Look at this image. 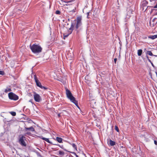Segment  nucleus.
<instances>
[{"mask_svg": "<svg viewBox=\"0 0 157 157\" xmlns=\"http://www.w3.org/2000/svg\"><path fill=\"white\" fill-rule=\"evenodd\" d=\"M30 48L32 52L34 54L39 53L42 49L41 47L38 44H33L32 46H30Z\"/></svg>", "mask_w": 157, "mask_h": 157, "instance_id": "nucleus-1", "label": "nucleus"}, {"mask_svg": "<svg viewBox=\"0 0 157 157\" xmlns=\"http://www.w3.org/2000/svg\"><path fill=\"white\" fill-rule=\"evenodd\" d=\"M78 17H77L76 19L74 20L72 22L71 27L69 29V30L72 32L73 30L75 29L76 30L78 29Z\"/></svg>", "mask_w": 157, "mask_h": 157, "instance_id": "nucleus-2", "label": "nucleus"}, {"mask_svg": "<svg viewBox=\"0 0 157 157\" xmlns=\"http://www.w3.org/2000/svg\"><path fill=\"white\" fill-rule=\"evenodd\" d=\"M25 138V137L22 135H20L19 136V143L22 146L25 147L26 145V143L24 141Z\"/></svg>", "mask_w": 157, "mask_h": 157, "instance_id": "nucleus-3", "label": "nucleus"}, {"mask_svg": "<svg viewBox=\"0 0 157 157\" xmlns=\"http://www.w3.org/2000/svg\"><path fill=\"white\" fill-rule=\"evenodd\" d=\"M65 90L67 98L69 99L70 101H72L75 98L73 96L70 90H68L67 88H65Z\"/></svg>", "mask_w": 157, "mask_h": 157, "instance_id": "nucleus-4", "label": "nucleus"}, {"mask_svg": "<svg viewBox=\"0 0 157 157\" xmlns=\"http://www.w3.org/2000/svg\"><path fill=\"white\" fill-rule=\"evenodd\" d=\"M8 95L9 98L10 100L16 101L18 99V96L13 92L9 93Z\"/></svg>", "mask_w": 157, "mask_h": 157, "instance_id": "nucleus-5", "label": "nucleus"}, {"mask_svg": "<svg viewBox=\"0 0 157 157\" xmlns=\"http://www.w3.org/2000/svg\"><path fill=\"white\" fill-rule=\"evenodd\" d=\"M33 75L34 76V79L35 80V82L36 83V85L37 86L40 88V87L42 86V85L41 84V83L39 81L37 77L36 76V75H34V74L33 73V72L31 74V76L32 77L33 76Z\"/></svg>", "mask_w": 157, "mask_h": 157, "instance_id": "nucleus-6", "label": "nucleus"}, {"mask_svg": "<svg viewBox=\"0 0 157 157\" xmlns=\"http://www.w3.org/2000/svg\"><path fill=\"white\" fill-rule=\"evenodd\" d=\"M34 98L35 101L39 102L42 101V98L40 95L38 94L35 93L34 95Z\"/></svg>", "mask_w": 157, "mask_h": 157, "instance_id": "nucleus-7", "label": "nucleus"}, {"mask_svg": "<svg viewBox=\"0 0 157 157\" xmlns=\"http://www.w3.org/2000/svg\"><path fill=\"white\" fill-rule=\"evenodd\" d=\"M25 131H27V130H29L31 132L34 131L35 130L34 128L32 126H31L29 128L25 127Z\"/></svg>", "mask_w": 157, "mask_h": 157, "instance_id": "nucleus-8", "label": "nucleus"}, {"mask_svg": "<svg viewBox=\"0 0 157 157\" xmlns=\"http://www.w3.org/2000/svg\"><path fill=\"white\" fill-rule=\"evenodd\" d=\"M71 101L74 103L76 105V106L78 108V101H77L75 98H74L73 100H72V101Z\"/></svg>", "mask_w": 157, "mask_h": 157, "instance_id": "nucleus-9", "label": "nucleus"}, {"mask_svg": "<svg viewBox=\"0 0 157 157\" xmlns=\"http://www.w3.org/2000/svg\"><path fill=\"white\" fill-rule=\"evenodd\" d=\"M71 101L74 103L76 105V106L78 108V101H77L75 98H74L73 100H72V101Z\"/></svg>", "mask_w": 157, "mask_h": 157, "instance_id": "nucleus-10", "label": "nucleus"}, {"mask_svg": "<svg viewBox=\"0 0 157 157\" xmlns=\"http://www.w3.org/2000/svg\"><path fill=\"white\" fill-rule=\"evenodd\" d=\"M115 142L112 141L111 140H109V144L111 146H113L115 145Z\"/></svg>", "mask_w": 157, "mask_h": 157, "instance_id": "nucleus-11", "label": "nucleus"}, {"mask_svg": "<svg viewBox=\"0 0 157 157\" xmlns=\"http://www.w3.org/2000/svg\"><path fill=\"white\" fill-rule=\"evenodd\" d=\"M42 140L46 141V142H48V143H49V144H52V142L50 141L49 140V139L48 138H43Z\"/></svg>", "mask_w": 157, "mask_h": 157, "instance_id": "nucleus-12", "label": "nucleus"}, {"mask_svg": "<svg viewBox=\"0 0 157 157\" xmlns=\"http://www.w3.org/2000/svg\"><path fill=\"white\" fill-rule=\"evenodd\" d=\"M57 141L59 143H62L63 139L61 137H57L56 138Z\"/></svg>", "mask_w": 157, "mask_h": 157, "instance_id": "nucleus-13", "label": "nucleus"}, {"mask_svg": "<svg viewBox=\"0 0 157 157\" xmlns=\"http://www.w3.org/2000/svg\"><path fill=\"white\" fill-rule=\"evenodd\" d=\"M142 49L138 50L137 51V54L139 56H140L142 53Z\"/></svg>", "mask_w": 157, "mask_h": 157, "instance_id": "nucleus-14", "label": "nucleus"}, {"mask_svg": "<svg viewBox=\"0 0 157 157\" xmlns=\"http://www.w3.org/2000/svg\"><path fill=\"white\" fill-rule=\"evenodd\" d=\"M148 37L151 39L153 40L155 38H157V35L151 36H149Z\"/></svg>", "mask_w": 157, "mask_h": 157, "instance_id": "nucleus-15", "label": "nucleus"}, {"mask_svg": "<svg viewBox=\"0 0 157 157\" xmlns=\"http://www.w3.org/2000/svg\"><path fill=\"white\" fill-rule=\"evenodd\" d=\"M11 90L10 88H6L5 89L4 92L5 93H6L8 92H10V91H11Z\"/></svg>", "mask_w": 157, "mask_h": 157, "instance_id": "nucleus-16", "label": "nucleus"}, {"mask_svg": "<svg viewBox=\"0 0 157 157\" xmlns=\"http://www.w3.org/2000/svg\"><path fill=\"white\" fill-rule=\"evenodd\" d=\"M3 121L5 122H9L11 121V120L5 118L4 119Z\"/></svg>", "mask_w": 157, "mask_h": 157, "instance_id": "nucleus-17", "label": "nucleus"}, {"mask_svg": "<svg viewBox=\"0 0 157 157\" xmlns=\"http://www.w3.org/2000/svg\"><path fill=\"white\" fill-rule=\"evenodd\" d=\"M76 0H70V1H68L67 2H65V3H70V2H72L73 3H74V2H75V1H76Z\"/></svg>", "mask_w": 157, "mask_h": 157, "instance_id": "nucleus-18", "label": "nucleus"}, {"mask_svg": "<svg viewBox=\"0 0 157 157\" xmlns=\"http://www.w3.org/2000/svg\"><path fill=\"white\" fill-rule=\"evenodd\" d=\"M59 154L60 155H64V152L62 151H59Z\"/></svg>", "mask_w": 157, "mask_h": 157, "instance_id": "nucleus-19", "label": "nucleus"}, {"mask_svg": "<svg viewBox=\"0 0 157 157\" xmlns=\"http://www.w3.org/2000/svg\"><path fill=\"white\" fill-rule=\"evenodd\" d=\"M10 113L13 116H15L16 115V113L15 112H10Z\"/></svg>", "mask_w": 157, "mask_h": 157, "instance_id": "nucleus-20", "label": "nucleus"}, {"mask_svg": "<svg viewBox=\"0 0 157 157\" xmlns=\"http://www.w3.org/2000/svg\"><path fill=\"white\" fill-rule=\"evenodd\" d=\"M147 54L150 56H153V54L151 51H148Z\"/></svg>", "mask_w": 157, "mask_h": 157, "instance_id": "nucleus-21", "label": "nucleus"}, {"mask_svg": "<svg viewBox=\"0 0 157 157\" xmlns=\"http://www.w3.org/2000/svg\"><path fill=\"white\" fill-rule=\"evenodd\" d=\"M36 153L37 155L38 156L40 157H42L39 152H36Z\"/></svg>", "mask_w": 157, "mask_h": 157, "instance_id": "nucleus-22", "label": "nucleus"}, {"mask_svg": "<svg viewBox=\"0 0 157 157\" xmlns=\"http://www.w3.org/2000/svg\"><path fill=\"white\" fill-rule=\"evenodd\" d=\"M55 13L57 14H60V12L59 10H56L55 12Z\"/></svg>", "mask_w": 157, "mask_h": 157, "instance_id": "nucleus-23", "label": "nucleus"}, {"mask_svg": "<svg viewBox=\"0 0 157 157\" xmlns=\"http://www.w3.org/2000/svg\"><path fill=\"white\" fill-rule=\"evenodd\" d=\"M79 26L81 25L82 24H81V20L82 19V17H79Z\"/></svg>", "mask_w": 157, "mask_h": 157, "instance_id": "nucleus-24", "label": "nucleus"}, {"mask_svg": "<svg viewBox=\"0 0 157 157\" xmlns=\"http://www.w3.org/2000/svg\"><path fill=\"white\" fill-rule=\"evenodd\" d=\"M53 144V145H58V146H59L61 148H62L63 149H64L63 148V145L61 146V145H59V144Z\"/></svg>", "mask_w": 157, "mask_h": 157, "instance_id": "nucleus-25", "label": "nucleus"}, {"mask_svg": "<svg viewBox=\"0 0 157 157\" xmlns=\"http://www.w3.org/2000/svg\"><path fill=\"white\" fill-rule=\"evenodd\" d=\"M40 88L41 89H44V90H46L48 89V88H47V87L43 86H42Z\"/></svg>", "mask_w": 157, "mask_h": 157, "instance_id": "nucleus-26", "label": "nucleus"}, {"mask_svg": "<svg viewBox=\"0 0 157 157\" xmlns=\"http://www.w3.org/2000/svg\"><path fill=\"white\" fill-rule=\"evenodd\" d=\"M5 73L3 71L0 70V75H3Z\"/></svg>", "mask_w": 157, "mask_h": 157, "instance_id": "nucleus-27", "label": "nucleus"}, {"mask_svg": "<svg viewBox=\"0 0 157 157\" xmlns=\"http://www.w3.org/2000/svg\"><path fill=\"white\" fill-rule=\"evenodd\" d=\"M69 34H67L66 35H64L63 36V39H65V38L67 37L68 36H69Z\"/></svg>", "mask_w": 157, "mask_h": 157, "instance_id": "nucleus-28", "label": "nucleus"}, {"mask_svg": "<svg viewBox=\"0 0 157 157\" xmlns=\"http://www.w3.org/2000/svg\"><path fill=\"white\" fill-rule=\"evenodd\" d=\"M115 129L118 132L119 131L118 127L116 126H115Z\"/></svg>", "mask_w": 157, "mask_h": 157, "instance_id": "nucleus-29", "label": "nucleus"}, {"mask_svg": "<svg viewBox=\"0 0 157 157\" xmlns=\"http://www.w3.org/2000/svg\"><path fill=\"white\" fill-rule=\"evenodd\" d=\"M73 154H74V155L76 157H78V156L76 155L75 152H71Z\"/></svg>", "mask_w": 157, "mask_h": 157, "instance_id": "nucleus-30", "label": "nucleus"}, {"mask_svg": "<svg viewBox=\"0 0 157 157\" xmlns=\"http://www.w3.org/2000/svg\"><path fill=\"white\" fill-rule=\"evenodd\" d=\"M72 147L75 148H76V145H75V144H72Z\"/></svg>", "mask_w": 157, "mask_h": 157, "instance_id": "nucleus-31", "label": "nucleus"}, {"mask_svg": "<svg viewBox=\"0 0 157 157\" xmlns=\"http://www.w3.org/2000/svg\"><path fill=\"white\" fill-rule=\"evenodd\" d=\"M26 134L28 135H30L31 134V133L29 132H27Z\"/></svg>", "mask_w": 157, "mask_h": 157, "instance_id": "nucleus-32", "label": "nucleus"}, {"mask_svg": "<svg viewBox=\"0 0 157 157\" xmlns=\"http://www.w3.org/2000/svg\"><path fill=\"white\" fill-rule=\"evenodd\" d=\"M117 58H115L114 59V62H115V63H116V61H117Z\"/></svg>", "mask_w": 157, "mask_h": 157, "instance_id": "nucleus-33", "label": "nucleus"}, {"mask_svg": "<svg viewBox=\"0 0 157 157\" xmlns=\"http://www.w3.org/2000/svg\"><path fill=\"white\" fill-rule=\"evenodd\" d=\"M39 137L40 138V139H42V138H44V137H43L42 136H39Z\"/></svg>", "mask_w": 157, "mask_h": 157, "instance_id": "nucleus-34", "label": "nucleus"}, {"mask_svg": "<svg viewBox=\"0 0 157 157\" xmlns=\"http://www.w3.org/2000/svg\"><path fill=\"white\" fill-rule=\"evenodd\" d=\"M154 143L156 145L157 144V142L155 140Z\"/></svg>", "mask_w": 157, "mask_h": 157, "instance_id": "nucleus-35", "label": "nucleus"}, {"mask_svg": "<svg viewBox=\"0 0 157 157\" xmlns=\"http://www.w3.org/2000/svg\"><path fill=\"white\" fill-rule=\"evenodd\" d=\"M155 8H157V4L154 7Z\"/></svg>", "mask_w": 157, "mask_h": 157, "instance_id": "nucleus-36", "label": "nucleus"}, {"mask_svg": "<svg viewBox=\"0 0 157 157\" xmlns=\"http://www.w3.org/2000/svg\"><path fill=\"white\" fill-rule=\"evenodd\" d=\"M29 102H30L31 103H33V102H32V100H29Z\"/></svg>", "mask_w": 157, "mask_h": 157, "instance_id": "nucleus-37", "label": "nucleus"}, {"mask_svg": "<svg viewBox=\"0 0 157 157\" xmlns=\"http://www.w3.org/2000/svg\"><path fill=\"white\" fill-rule=\"evenodd\" d=\"M89 13H90V12H87V17H88V16H89Z\"/></svg>", "mask_w": 157, "mask_h": 157, "instance_id": "nucleus-38", "label": "nucleus"}, {"mask_svg": "<svg viewBox=\"0 0 157 157\" xmlns=\"http://www.w3.org/2000/svg\"><path fill=\"white\" fill-rule=\"evenodd\" d=\"M58 117H60V114H58Z\"/></svg>", "mask_w": 157, "mask_h": 157, "instance_id": "nucleus-39", "label": "nucleus"}, {"mask_svg": "<svg viewBox=\"0 0 157 157\" xmlns=\"http://www.w3.org/2000/svg\"><path fill=\"white\" fill-rule=\"evenodd\" d=\"M148 61H149V62H150V63H151V60H150V59H148Z\"/></svg>", "mask_w": 157, "mask_h": 157, "instance_id": "nucleus-40", "label": "nucleus"}, {"mask_svg": "<svg viewBox=\"0 0 157 157\" xmlns=\"http://www.w3.org/2000/svg\"><path fill=\"white\" fill-rule=\"evenodd\" d=\"M151 63V64H152V66H153V63Z\"/></svg>", "mask_w": 157, "mask_h": 157, "instance_id": "nucleus-41", "label": "nucleus"}, {"mask_svg": "<svg viewBox=\"0 0 157 157\" xmlns=\"http://www.w3.org/2000/svg\"><path fill=\"white\" fill-rule=\"evenodd\" d=\"M62 1H63L62 0H61Z\"/></svg>", "mask_w": 157, "mask_h": 157, "instance_id": "nucleus-42", "label": "nucleus"}]
</instances>
